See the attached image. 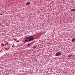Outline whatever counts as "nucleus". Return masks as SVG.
<instances>
[{"label": "nucleus", "mask_w": 75, "mask_h": 75, "mask_svg": "<svg viewBox=\"0 0 75 75\" xmlns=\"http://www.w3.org/2000/svg\"><path fill=\"white\" fill-rule=\"evenodd\" d=\"M60 54H61V52H58L55 54V56L56 57H58V56H59Z\"/></svg>", "instance_id": "nucleus-1"}, {"label": "nucleus", "mask_w": 75, "mask_h": 75, "mask_svg": "<svg viewBox=\"0 0 75 75\" xmlns=\"http://www.w3.org/2000/svg\"><path fill=\"white\" fill-rule=\"evenodd\" d=\"M75 41V38H73L72 40H71V42H74Z\"/></svg>", "instance_id": "nucleus-2"}, {"label": "nucleus", "mask_w": 75, "mask_h": 75, "mask_svg": "<svg viewBox=\"0 0 75 75\" xmlns=\"http://www.w3.org/2000/svg\"><path fill=\"white\" fill-rule=\"evenodd\" d=\"M34 39V38H32L29 39V41H32V40H33Z\"/></svg>", "instance_id": "nucleus-3"}, {"label": "nucleus", "mask_w": 75, "mask_h": 75, "mask_svg": "<svg viewBox=\"0 0 75 75\" xmlns=\"http://www.w3.org/2000/svg\"><path fill=\"white\" fill-rule=\"evenodd\" d=\"M71 57H72V54H69L68 56V57L69 58H71Z\"/></svg>", "instance_id": "nucleus-4"}, {"label": "nucleus", "mask_w": 75, "mask_h": 75, "mask_svg": "<svg viewBox=\"0 0 75 75\" xmlns=\"http://www.w3.org/2000/svg\"><path fill=\"white\" fill-rule=\"evenodd\" d=\"M25 42H28V40L27 39H26L25 40L24 42H23V43L24 44L25 43Z\"/></svg>", "instance_id": "nucleus-5"}, {"label": "nucleus", "mask_w": 75, "mask_h": 75, "mask_svg": "<svg viewBox=\"0 0 75 75\" xmlns=\"http://www.w3.org/2000/svg\"><path fill=\"white\" fill-rule=\"evenodd\" d=\"M31 37H33V36H30V37H27V39H29V38H31Z\"/></svg>", "instance_id": "nucleus-6"}, {"label": "nucleus", "mask_w": 75, "mask_h": 75, "mask_svg": "<svg viewBox=\"0 0 75 75\" xmlns=\"http://www.w3.org/2000/svg\"><path fill=\"white\" fill-rule=\"evenodd\" d=\"M30 4V2H29L28 3H27L26 4V6H28V5H29Z\"/></svg>", "instance_id": "nucleus-7"}, {"label": "nucleus", "mask_w": 75, "mask_h": 75, "mask_svg": "<svg viewBox=\"0 0 75 75\" xmlns=\"http://www.w3.org/2000/svg\"><path fill=\"white\" fill-rule=\"evenodd\" d=\"M71 11H75V9H73L71 10Z\"/></svg>", "instance_id": "nucleus-8"}, {"label": "nucleus", "mask_w": 75, "mask_h": 75, "mask_svg": "<svg viewBox=\"0 0 75 75\" xmlns=\"http://www.w3.org/2000/svg\"><path fill=\"white\" fill-rule=\"evenodd\" d=\"M37 48V46H35L33 47V49H34V48Z\"/></svg>", "instance_id": "nucleus-9"}, {"label": "nucleus", "mask_w": 75, "mask_h": 75, "mask_svg": "<svg viewBox=\"0 0 75 75\" xmlns=\"http://www.w3.org/2000/svg\"><path fill=\"white\" fill-rule=\"evenodd\" d=\"M30 44H29L28 45L27 47H30Z\"/></svg>", "instance_id": "nucleus-10"}, {"label": "nucleus", "mask_w": 75, "mask_h": 75, "mask_svg": "<svg viewBox=\"0 0 75 75\" xmlns=\"http://www.w3.org/2000/svg\"><path fill=\"white\" fill-rule=\"evenodd\" d=\"M6 45H7V44H5L4 45V46H6Z\"/></svg>", "instance_id": "nucleus-11"}]
</instances>
